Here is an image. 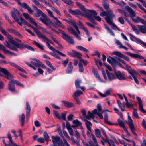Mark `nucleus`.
<instances>
[{
	"label": "nucleus",
	"instance_id": "1",
	"mask_svg": "<svg viewBox=\"0 0 146 146\" xmlns=\"http://www.w3.org/2000/svg\"><path fill=\"white\" fill-rule=\"evenodd\" d=\"M125 8L128 12H127L129 15V16L135 23H138L139 22H141V23L146 26V21L143 19L138 16L137 17L135 18H134V17L136 16V14L132 8L129 6H125Z\"/></svg>",
	"mask_w": 146,
	"mask_h": 146
},
{
	"label": "nucleus",
	"instance_id": "46",
	"mask_svg": "<svg viewBox=\"0 0 146 146\" xmlns=\"http://www.w3.org/2000/svg\"><path fill=\"white\" fill-rule=\"evenodd\" d=\"M85 124L87 129L90 131H91V126L92 125L91 123L87 120H85Z\"/></svg>",
	"mask_w": 146,
	"mask_h": 146
},
{
	"label": "nucleus",
	"instance_id": "12",
	"mask_svg": "<svg viewBox=\"0 0 146 146\" xmlns=\"http://www.w3.org/2000/svg\"><path fill=\"white\" fill-rule=\"evenodd\" d=\"M23 15L26 20H28L29 21L34 25L37 26L38 25L37 23L35 21V20L30 17L29 15L26 13H23Z\"/></svg>",
	"mask_w": 146,
	"mask_h": 146
},
{
	"label": "nucleus",
	"instance_id": "53",
	"mask_svg": "<svg viewBox=\"0 0 146 146\" xmlns=\"http://www.w3.org/2000/svg\"><path fill=\"white\" fill-rule=\"evenodd\" d=\"M132 28H133L134 31L137 34H139V32L138 30L136 27L134 25L132 24L130 25Z\"/></svg>",
	"mask_w": 146,
	"mask_h": 146
},
{
	"label": "nucleus",
	"instance_id": "50",
	"mask_svg": "<svg viewBox=\"0 0 146 146\" xmlns=\"http://www.w3.org/2000/svg\"><path fill=\"white\" fill-rule=\"evenodd\" d=\"M82 82L81 80H77L75 81V85L76 88H78L80 87V84Z\"/></svg>",
	"mask_w": 146,
	"mask_h": 146
},
{
	"label": "nucleus",
	"instance_id": "32",
	"mask_svg": "<svg viewBox=\"0 0 146 146\" xmlns=\"http://www.w3.org/2000/svg\"><path fill=\"white\" fill-rule=\"evenodd\" d=\"M73 67L71 62H70L67 66L66 73L67 74L71 73L72 72Z\"/></svg>",
	"mask_w": 146,
	"mask_h": 146
},
{
	"label": "nucleus",
	"instance_id": "33",
	"mask_svg": "<svg viewBox=\"0 0 146 146\" xmlns=\"http://www.w3.org/2000/svg\"><path fill=\"white\" fill-rule=\"evenodd\" d=\"M79 25L80 27L86 33V34L88 37H90V34L88 30L85 28L82 22L80 21H79Z\"/></svg>",
	"mask_w": 146,
	"mask_h": 146
},
{
	"label": "nucleus",
	"instance_id": "13",
	"mask_svg": "<svg viewBox=\"0 0 146 146\" xmlns=\"http://www.w3.org/2000/svg\"><path fill=\"white\" fill-rule=\"evenodd\" d=\"M17 48L22 49H23L25 48L31 51H35V50L32 47L29 46L27 44H26L23 43H22L21 44H19L18 43Z\"/></svg>",
	"mask_w": 146,
	"mask_h": 146
},
{
	"label": "nucleus",
	"instance_id": "44",
	"mask_svg": "<svg viewBox=\"0 0 146 146\" xmlns=\"http://www.w3.org/2000/svg\"><path fill=\"white\" fill-rule=\"evenodd\" d=\"M95 134L96 137L98 138L103 137L101 135V132L100 130L98 129H96L95 130Z\"/></svg>",
	"mask_w": 146,
	"mask_h": 146
},
{
	"label": "nucleus",
	"instance_id": "41",
	"mask_svg": "<svg viewBox=\"0 0 146 146\" xmlns=\"http://www.w3.org/2000/svg\"><path fill=\"white\" fill-rule=\"evenodd\" d=\"M76 48L77 49H78L81 51H83L87 53L89 52V50L87 49L82 46L79 45L77 46H76Z\"/></svg>",
	"mask_w": 146,
	"mask_h": 146
},
{
	"label": "nucleus",
	"instance_id": "47",
	"mask_svg": "<svg viewBox=\"0 0 146 146\" xmlns=\"http://www.w3.org/2000/svg\"><path fill=\"white\" fill-rule=\"evenodd\" d=\"M33 44L42 50H44L43 46L35 41H33Z\"/></svg>",
	"mask_w": 146,
	"mask_h": 146
},
{
	"label": "nucleus",
	"instance_id": "26",
	"mask_svg": "<svg viewBox=\"0 0 146 146\" xmlns=\"http://www.w3.org/2000/svg\"><path fill=\"white\" fill-rule=\"evenodd\" d=\"M68 55L73 57H76L78 58L80 55H81V53L78 52L74 50H72V52H67Z\"/></svg>",
	"mask_w": 146,
	"mask_h": 146
},
{
	"label": "nucleus",
	"instance_id": "43",
	"mask_svg": "<svg viewBox=\"0 0 146 146\" xmlns=\"http://www.w3.org/2000/svg\"><path fill=\"white\" fill-rule=\"evenodd\" d=\"M104 27L107 30L108 32L109 33L110 35L114 36H115V34L112 30L110 29L109 26L106 25V24H104Z\"/></svg>",
	"mask_w": 146,
	"mask_h": 146
},
{
	"label": "nucleus",
	"instance_id": "14",
	"mask_svg": "<svg viewBox=\"0 0 146 146\" xmlns=\"http://www.w3.org/2000/svg\"><path fill=\"white\" fill-rule=\"evenodd\" d=\"M102 106L100 104H98L97 105V115L101 119L103 118L102 114L104 112V111H102Z\"/></svg>",
	"mask_w": 146,
	"mask_h": 146
},
{
	"label": "nucleus",
	"instance_id": "52",
	"mask_svg": "<svg viewBox=\"0 0 146 146\" xmlns=\"http://www.w3.org/2000/svg\"><path fill=\"white\" fill-rule=\"evenodd\" d=\"M73 123L74 124H75L78 126L81 125L82 124L81 122L77 119L74 120L73 121Z\"/></svg>",
	"mask_w": 146,
	"mask_h": 146
},
{
	"label": "nucleus",
	"instance_id": "17",
	"mask_svg": "<svg viewBox=\"0 0 146 146\" xmlns=\"http://www.w3.org/2000/svg\"><path fill=\"white\" fill-rule=\"evenodd\" d=\"M113 54L119 57L123 58L127 61H130V60L128 57L125 56L119 52L115 51L113 52Z\"/></svg>",
	"mask_w": 146,
	"mask_h": 146
},
{
	"label": "nucleus",
	"instance_id": "35",
	"mask_svg": "<svg viewBox=\"0 0 146 146\" xmlns=\"http://www.w3.org/2000/svg\"><path fill=\"white\" fill-rule=\"evenodd\" d=\"M26 115L29 117L30 113L31 111V108L28 102H26Z\"/></svg>",
	"mask_w": 146,
	"mask_h": 146
},
{
	"label": "nucleus",
	"instance_id": "9",
	"mask_svg": "<svg viewBox=\"0 0 146 146\" xmlns=\"http://www.w3.org/2000/svg\"><path fill=\"white\" fill-rule=\"evenodd\" d=\"M7 135L8 138L9 140V143L8 145H7L5 142V138L3 137L2 138V142L5 146H19L17 144L13 142L12 137L10 133H8Z\"/></svg>",
	"mask_w": 146,
	"mask_h": 146
},
{
	"label": "nucleus",
	"instance_id": "23",
	"mask_svg": "<svg viewBox=\"0 0 146 146\" xmlns=\"http://www.w3.org/2000/svg\"><path fill=\"white\" fill-rule=\"evenodd\" d=\"M12 80L9 81L8 84V88L9 90L12 92H17V91L15 89L14 85L13 84Z\"/></svg>",
	"mask_w": 146,
	"mask_h": 146
},
{
	"label": "nucleus",
	"instance_id": "2",
	"mask_svg": "<svg viewBox=\"0 0 146 146\" xmlns=\"http://www.w3.org/2000/svg\"><path fill=\"white\" fill-rule=\"evenodd\" d=\"M39 20L42 22L46 26L49 27L51 29V30L52 31L56 32L57 34H59L60 33V32H58L56 29L52 27V25L55 28H57V27L55 25L54 23L50 21V20L47 17L44 19H43L42 18L40 17L39 18Z\"/></svg>",
	"mask_w": 146,
	"mask_h": 146
},
{
	"label": "nucleus",
	"instance_id": "10",
	"mask_svg": "<svg viewBox=\"0 0 146 146\" xmlns=\"http://www.w3.org/2000/svg\"><path fill=\"white\" fill-rule=\"evenodd\" d=\"M0 71L5 74V75H3L0 74V75L8 79H11L13 77V76L5 68L0 67Z\"/></svg>",
	"mask_w": 146,
	"mask_h": 146
},
{
	"label": "nucleus",
	"instance_id": "38",
	"mask_svg": "<svg viewBox=\"0 0 146 146\" xmlns=\"http://www.w3.org/2000/svg\"><path fill=\"white\" fill-rule=\"evenodd\" d=\"M83 94V92L81 90H77L73 94V97L74 98H78V96Z\"/></svg>",
	"mask_w": 146,
	"mask_h": 146
},
{
	"label": "nucleus",
	"instance_id": "63",
	"mask_svg": "<svg viewBox=\"0 0 146 146\" xmlns=\"http://www.w3.org/2000/svg\"><path fill=\"white\" fill-rule=\"evenodd\" d=\"M8 63L11 66L14 67L15 68H17L18 66L15 63L11 62H8Z\"/></svg>",
	"mask_w": 146,
	"mask_h": 146
},
{
	"label": "nucleus",
	"instance_id": "21",
	"mask_svg": "<svg viewBox=\"0 0 146 146\" xmlns=\"http://www.w3.org/2000/svg\"><path fill=\"white\" fill-rule=\"evenodd\" d=\"M32 7L33 9L38 13L40 14L41 16L43 17V19H44L47 17V16L44 14L41 10L38 9L37 7L34 4L32 5Z\"/></svg>",
	"mask_w": 146,
	"mask_h": 146
},
{
	"label": "nucleus",
	"instance_id": "4",
	"mask_svg": "<svg viewBox=\"0 0 146 146\" xmlns=\"http://www.w3.org/2000/svg\"><path fill=\"white\" fill-rule=\"evenodd\" d=\"M58 30L60 33L62 34V37L64 40L71 44H74L75 43L73 39L71 36L68 35L62 30L60 29H59Z\"/></svg>",
	"mask_w": 146,
	"mask_h": 146
},
{
	"label": "nucleus",
	"instance_id": "16",
	"mask_svg": "<svg viewBox=\"0 0 146 146\" xmlns=\"http://www.w3.org/2000/svg\"><path fill=\"white\" fill-rule=\"evenodd\" d=\"M18 4L21 7L25 9H27L29 13H32L33 11L30 6L27 3H21L20 2H18Z\"/></svg>",
	"mask_w": 146,
	"mask_h": 146
},
{
	"label": "nucleus",
	"instance_id": "8",
	"mask_svg": "<svg viewBox=\"0 0 146 146\" xmlns=\"http://www.w3.org/2000/svg\"><path fill=\"white\" fill-rule=\"evenodd\" d=\"M52 141L53 142L54 146H56L58 144V146H61L62 145L63 142L60 137L57 136H53L51 137Z\"/></svg>",
	"mask_w": 146,
	"mask_h": 146
},
{
	"label": "nucleus",
	"instance_id": "56",
	"mask_svg": "<svg viewBox=\"0 0 146 146\" xmlns=\"http://www.w3.org/2000/svg\"><path fill=\"white\" fill-rule=\"evenodd\" d=\"M78 66L79 68V71L80 72H83L84 71V69L82 64L80 62H79Z\"/></svg>",
	"mask_w": 146,
	"mask_h": 146
},
{
	"label": "nucleus",
	"instance_id": "58",
	"mask_svg": "<svg viewBox=\"0 0 146 146\" xmlns=\"http://www.w3.org/2000/svg\"><path fill=\"white\" fill-rule=\"evenodd\" d=\"M46 63L47 65L52 69L55 70V68L54 67L51 63L48 61L46 62Z\"/></svg>",
	"mask_w": 146,
	"mask_h": 146
},
{
	"label": "nucleus",
	"instance_id": "25",
	"mask_svg": "<svg viewBox=\"0 0 146 146\" xmlns=\"http://www.w3.org/2000/svg\"><path fill=\"white\" fill-rule=\"evenodd\" d=\"M0 31L3 35H5L9 39V40H13V38L11 35L9 34L2 27H0Z\"/></svg>",
	"mask_w": 146,
	"mask_h": 146
},
{
	"label": "nucleus",
	"instance_id": "28",
	"mask_svg": "<svg viewBox=\"0 0 146 146\" xmlns=\"http://www.w3.org/2000/svg\"><path fill=\"white\" fill-rule=\"evenodd\" d=\"M53 19L56 20V21L55 22V25L57 26H58L60 27L62 29H64L65 28V27L62 24L60 21L57 17H54V18Z\"/></svg>",
	"mask_w": 146,
	"mask_h": 146
},
{
	"label": "nucleus",
	"instance_id": "29",
	"mask_svg": "<svg viewBox=\"0 0 146 146\" xmlns=\"http://www.w3.org/2000/svg\"><path fill=\"white\" fill-rule=\"evenodd\" d=\"M92 72L94 76L98 79L101 82L105 83V82L101 80L97 71L95 70L94 68H93Z\"/></svg>",
	"mask_w": 146,
	"mask_h": 146
},
{
	"label": "nucleus",
	"instance_id": "6",
	"mask_svg": "<svg viewBox=\"0 0 146 146\" xmlns=\"http://www.w3.org/2000/svg\"><path fill=\"white\" fill-rule=\"evenodd\" d=\"M7 45L6 46L10 49L15 51H17L18 50L17 48L18 42L16 41L13 40H9L8 41H6Z\"/></svg>",
	"mask_w": 146,
	"mask_h": 146
},
{
	"label": "nucleus",
	"instance_id": "5",
	"mask_svg": "<svg viewBox=\"0 0 146 146\" xmlns=\"http://www.w3.org/2000/svg\"><path fill=\"white\" fill-rule=\"evenodd\" d=\"M115 15L114 17L107 16L106 17H105L104 19L107 23L111 26L113 30H117L119 31H120V29L118 28L116 25L113 22V18H115Z\"/></svg>",
	"mask_w": 146,
	"mask_h": 146
},
{
	"label": "nucleus",
	"instance_id": "40",
	"mask_svg": "<svg viewBox=\"0 0 146 146\" xmlns=\"http://www.w3.org/2000/svg\"><path fill=\"white\" fill-rule=\"evenodd\" d=\"M76 4L77 6L82 11H83L84 13H85L87 9H86L84 6L82 5V4L78 2H76Z\"/></svg>",
	"mask_w": 146,
	"mask_h": 146
},
{
	"label": "nucleus",
	"instance_id": "37",
	"mask_svg": "<svg viewBox=\"0 0 146 146\" xmlns=\"http://www.w3.org/2000/svg\"><path fill=\"white\" fill-rule=\"evenodd\" d=\"M139 31L143 34L146 33V27L144 25H138Z\"/></svg>",
	"mask_w": 146,
	"mask_h": 146
},
{
	"label": "nucleus",
	"instance_id": "55",
	"mask_svg": "<svg viewBox=\"0 0 146 146\" xmlns=\"http://www.w3.org/2000/svg\"><path fill=\"white\" fill-rule=\"evenodd\" d=\"M12 80L13 83H15L17 85L22 86V87H24L23 85L18 81L14 79Z\"/></svg>",
	"mask_w": 146,
	"mask_h": 146
},
{
	"label": "nucleus",
	"instance_id": "15",
	"mask_svg": "<svg viewBox=\"0 0 146 146\" xmlns=\"http://www.w3.org/2000/svg\"><path fill=\"white\" fill-rule=\"evenodd\" d=\"M68 11L73 15H78L84 17L86 16V15L85 14L82 13L81 11L78 9L73 10L71 9H70Z\"/></svg>",
	"mask_w": 146,
	"mask_h": 146
},
{
	"label": "nucleus",
	"instance_id": "54",
	"mask_svg": "<svg viewBox=\"0 0 146 146\" xmlns=\"http://www.w3.org/2000/svg\"><path fill=\"white\" fill-rule=\"evenodd\" d=\"M20 21H22V22H23V23L25 25H27L28 26H31V25L29 24L27 21L25 20L24 19L22 18L21 17H20Z\"/></svg>",
	"mask_w": 146,
	"mask_h": 146
},
{
	"label": "nucleus",
	"instance_id": "59",
	"mask_svg": "<svg viewBox=\"0 0 146 146\" xmlns=\"http://www.w3.org/2000/svg\"><path fill=\"white\" fill-rule=\"evenodd\" d=\"M130 129L134 135L136 136H137V134L135 132V131L136 130L135 128L134 127H131L130 128Z\"/></svg>",
	"mask_w": 146,
	"mask_h": 146
},
{
	"label": "nucleus",
	"instance_id": "48",
	"mask_svg": "<svg viewBox=\"0 0 146 146\" xmlns=\"http://www.w3.org/2000/svg\"><path fill=\"white\" fill-rule=\"evenodd\" d=\"M102 11V12L100 13V15L101 17H104V16H106V17L107 16H108L110 17V14L108 13L107 11L106 12L105 11H104L103 9V10L101 11Z\"/></svg>",
	"mask_w": 146,
	"mask_h": 146
},
{
	"label": "nucleus",
	"instance_id": "22",
	"mask_svg": "<svg viewBox=\"0 0 146 146\" xmlns=\"http://www.w3.org/2000/svg\"><path fill=\"white\" fill-rule=\"evenodd\" d=\"M115 74L117 78L120 80H125V78L124 76V74H123L119 71L116 72Z\"/></svg>",
	"mask_w": 146,
	"mask_h": 146
},
{
	"label": "nucleus",
	"instance_id": "24",
	"mask_svg": "<svg viewBox=\"0 0 146 146\" xmlns=\"http://www.w3.org/2000/svg\"><path fill=\"white\" fill-rule=\"evenodd\" d=\"M38 38L42 39L43 41L45 42L47 41L46 43L48 42H48H51L50 40L43 35L41 32L38 34Z\"/></svg>",
	"mask_w": 146,
	"mask_h": 146
},
{
	"label": "nucleus",
	"instance_id": "64",
	"mask_svg": "<svg viewBox=\"0 0 146 146\" xmlns=\"http://www.w3.org/2000/svg\"><path fill=\"white\" fill-rule=\"evenodd\" d=\"M107 76L110 81H111L112 79H114V75L112 74H109L107 75Z\"/></svg>",
	"mask_w": 146,
	"mask_h": 146
},
{
	"label": "nucleus",
	"instance_id": "45",
	"mask_svg": "<svg viewBox=\"0 0 146 146\" xmlns=\"http://www.w3.org/2000/svg\"><path fill=\"white\" fill-rule=\"evenodd\" d=\"M118 124H115V125H119V126L123 129H125V126L123 121L119 119H118L117 120Z\"/></svg>",
	"mask_w": 146,
	"mask_h": 146
},
{
	"label": "nucleus",
	"instance_id": "3",
	"mask_svg": "<svg viewBox=\"0 0 146 146\" xmlns=\"http://www.w3.org/2000/svg\"><path fill=\"white\" fill-rule=\"evenodd\" d=\"M46 45L51 50L53 51V52L51 54L52 56L55 58H57L59 60H61V57L58 56V54L60 55L61 56L63 57L66 56V55L62 53L60 51L56 50L53 47L50 46V44L48 42H46Z\"/></svg>",
	"mask_w": 146,
	"mask_h": 146
},
{
	"label": "nucleus",
	"instance_id": "31",
	"mask_svg": "<svg viewBox=\"0 0 146 146\" xmlns=\"http://www.w3.org/2000/svg\"><path fill=\"white\" fill-rule=\"evenodd\" d=\"M62 103L65 107L69 108L74 107L75 106L74 103L69 101H63L62 102Z\"/></svg>",
	"mask_w": 146,
	"mask_h": 146
},
{
	"label": "nucleus",
	"instance_id": "62",
	"mask_svg": "<svg viewBox=\"0 0 146 146\" xmlns=\"http://www.w3.org/2000/svg\"><path fill=\"white\" fill-rule=\"evenodd\" d=\"M66 113H61V116H60V119H62L64 120H66Z\"/></svg>",
	"mask_w": 146,
	"mask_h": 146
},
{
	"label": "nucleus",
	"instance_id": "34",
	"mask_svg": "<svg viewBox=\"0 0 146 146\" xmlns=\"http://www.w3.org/2000/svg\"><path fill=\"white\" fill-rule=\"evenodd\" d=\"M19 120L20 121L21 125L23 127L24 125L25 116L24 114L23 113L21 117L20 116H19Z\"/></svg>",
	"mask_w": 146,
	"mask_h": 146
},
{
	"label": "nucleus",
	"instance_id": "7",
	"mask_svg": "<svg viewBox=\"0 0 146 146\" xmlns=\"http://www.w3.org/2000/svg\"><path fill=\"white\" fill-rule=\"evenodd\" d=\"M103 5L107 13L110 14V16L115 17V15L112 10L109 8V1L107 0H104L103 1Z\"/></svg>",
	"mask_w": 146,
	"mask_h": 146
},
{
	"label": "nucleus",
	"instance_id": "60",
	"mask_svg": "<svg viewBox=\"0 0 146 146\" xmlns=\"http://www.w3.org/2000/svg\"><path fill=\"white\" fill-rule=\"evenodd\" d=\"M126 106L128 108H130L133 107V105L131 102H129L128 101L125 103Z\"/></svg>",
	"mask_w": 146,
	"mask_h": 146
},
{
	"label": "nucleus",
	"instance_id": "18",
	"mask_svg": "<svg viewBox=\"0 0 146 146\" xmlns=\"http://www.w3.org/2000/svg\"><path fill=\"white\" fill-rule=\"evenodd\" d=\"M88 115L86 116V118L88 120H90L91 118L94 119L95 118L94 115H97V110L96 109H94L92 113L88 111Z\"/></svg>",
	"mask_w": 146,
	"mask_h": 146
},
{
	"label": "nucleus",
	"instance_id": "51",
	"mask_svg": "<svg viewBox=\"0 0 146 146\" xmlns=\"http://www.w3.org/2000/svg\"><path fill=\"white\" fill-rule=\"evenodd\" d=\"M44 138L46 141L47 142L49 138V137L46 131H45L43 133Z\"/></svg>",
	"mask_w": 146,
	"mask_h": 146
},
{
	"label": "nucleus",
	"instance_id": "11",
	"mask_svg": "<svg viewBox=\"0 0 146 146\" xmlns=\"http://www.w3.org/2000/svg\"><path fill=\"white\" fill-rule=\"evenodd\" d=\"M86 15L85 17H87L88 19H92V16H94L95 17L97 15V13L94 10H90L87 9L85 13Z\"/></svg>",
	"mask_w": 146,
	"mask_h": 146
},
{
	"label": "nucleus",
	"instance_id": "19",
	"mask_svg": "<svg viewBox=\"0 0 146 146\" xmlns=\"http://www.w3.org/2000/svg\"><path fill=\"white\" fill-rule=\"evenodd\" d=\"M136 99L138 102L139 106V109L140 111L143 113H146V111L143 109L142 102L141 98L137 96L136 97Z\"/></svg>",
	"mask_w": 146,
	"mask_h": 146
},
{
	"label": "nucleus",
	"instance_id": "57",
	"mask_svg": "<svg viewBox=\"0 0 146 146\" xmlns=\"http://www.w3.org/2000/svg\"><path fill=\"white\" fill-rule=\"evenodd\" d=\"M133 116L136 118H139L140 117H139L138 116V115L137 112V110L135 109H134L133 111Z\"/></svg>",
	"mask_w": 146,
	"mask_h": 146
},
{
	"label": "nucleus",
	"instance_id": "27",
	"mask_svg": "<svg viewBox=\"0 0 146 146\" xmlns=\"http://www.w3.org/2000/svg\"><path fill=\"white\" fill-rule=\"evenodd\" d=\"M68 23L69 24L72 25L76 29L78 33L79 34H80V32L78 29L77 26V24L76 22L73 20H70L68 21Z\"/></svg>",
	"mask_w": 146,
	"mask_h": 146
},
{
	"label": "nucleus",
	"instance_id": "61",
	"mask_svg": "<svg viewBox=\"0 0 146 146\" xmlns=\"http://www.w3.org/2000/svg\"><path fill=\"white\" fill-rule=\"evenodd\" d=\"M54 115L59 119H60V116L57 111H54Z\"/></svg>",
	"mask_w": 146,
	"mask_h": 146
},
{
	"label": "nucleus",
	"instance_id": "20",
	"mask_svg": "<svg viewBox=\"0 0 146 146\" xmlns=\"http://www.w3.org/2000/svg\"><path fill=\"white\" fill-rule=\"evenodd\" d=\"M19 11L15 8H14L13 10L11 11V16L14 20L15 19V18H18L16 14L18 16H19Z\"/></svg>",
	"mask_w": 146,
	"mask_h": 146
},
{
	"label": "nucleus",
	"instance_id": "39",
	"mask_svg": "<svg viewBox=\"0 0 146 146\" xmlns=\"http://www.w3.org/2000/svg\"><path fill=\"white\" fill-rule=\"evenodd\" d=\"M128 122L127 123L129 125V128L134 127V125L133 123V121L131 117L129 115H128Z\"/></svg>",
	"mask_w": 146,
	"mask_h": 146
},
{
	"label": "nucleus",
	"instance_id": "49",
	"mask_svg": "<svg viewBox=\"0 0 146 146\" xmlns=\"http://www.w3.org/2000/svg\"><path fill=\"white\" fill-rule=\"evenodd\" d=\"M67 29L70 33L72 34H73L74 35L77 33L75 30L72 27L68 28Z\"/></svg>",
	"mask_w": 146,
	"mask_h": 146
},
{
	"label": "nucleus",
	"instance_id": "30",
	"mask_svg": "<svg viewBox=\"0 0 146 146\" xmlns=\"http://www.w3.org/2000/svg\"><path fill=\"white\" fill-rule=\"evenodd\" d=\"M125 53L127 55L133 58H136L141 59H143L144 58L143 56H141L140 55L137 54L131 53L129 52H126Z\"/></svg>",
	"mask_w": 146,
	"mask_h": 146
},
{
	"label": "nucleus",
	"instance_id": "36",
	"mask_svg": "<svg viewBox=\"0 0 146 146\" xmlns=\"http://www.w3.org/2000/svg\"><path fill=\"white\" fill-rule=\"evenodd\" d=\"M1 50L3 51L4 53L5 54L10 55H14L15 56H17V54L11 52L9 51L6 49L5 46H4V48H3Z\"/></svg>",
	"mask_w": 146,
	"mask_h": 146
},
{
	"label": "nucleus",
	"instance_id": "42",
	"mask_svg": "<svg viewBox=\"0 0 146 146\" xmlns=\"http://www.w3.org/2000/svg\"><path fill=\"white\" fill-rule=\"evenodd\" d=\"M117 10L119 11L120 13L124 16L125 17H128L129 16V15L128 13L125 10H122L119 9H118Z\"/></svg>",
	"mask_w": 146,
	"mask_h": 146
}]
</instances>
